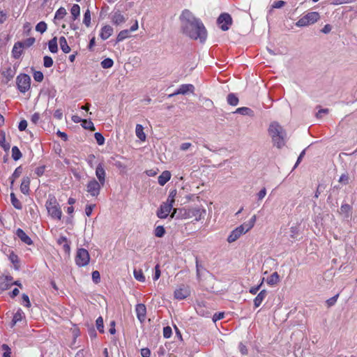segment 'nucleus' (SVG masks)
Segmentation results:
<instances>
[{"label":"nucleus","mask_w":357,"mask_h":357,"mask_svg":"<svg viewBox=\"0 0 357 357\" xmlns=\"http://www.w3.org/2000/svg\"><path fill=\"white\" fill-rule=\"evenodd\" d=\"M181 28L182 32L193 40H199L200 43H204L207 37L206 29L199 19L195 17L191 11L185 9L180 17Z\"/></svg>","instance_id":"nucleus-1"},{"label":"nucleus","mask_w":357,"mask_h":357,"mask_svg":"<svg viewBox=\"0 0 357 357\" xmlns=\"http://www.w3.org/2000/svg\"><path fill=\"white\" fill-rule=\"evenodd\" d=\"M268 133L271 137L274 145L278 149L285 145L286 132L278 122H273L270 124Z\"/></svg>","instance_id":"nucleus-2"},{"label":"nucleus","mask_w":357,"mask_h":357,"mask_svg":"<svg viewBox=\"0 0 357 357\" xmlns=\"http://www.w3.org/2000/svg\"><path fill=\"white\" fill-rule=\"evenodd\" d=\"M256 220V215H254L248 222H244L234 229L229 235L227 241L229 243H233L239 238L242 234L250 231L254 227Z\"/></svg>","instance_id":"nucleus-3"},{"label":"nucleus","mask_w":357,"mask_h":357,"mask_svg":"<svg viewBox=\"0 0 357 357\" xmlns=\"http://www.w3.org/2000/svg\"><path fill=\"white\" fill-rule=\"evenodd\" d=\"M109 162L114 167L119 169L121 174L127 172L128 167L131 168L132 161L120 156L112 157Z\"/></svg>","instance_id":"nucleus-4"},{"label":"nucleus","mask_w":357,"mask_h":357,"mask_svg":"<svg viewBox=\"0 0 357 357\" xmlns=\"http://www.w3.org/2000/svg\"><path fill=\"white\" fill-rule=\"evenodd\" d=\"M31 77L26 73H20L16 77V86L18 91L22 93H25L31 88Z\"/></svg>","instance_id":"nucleus-5"},{"label":"nucleus","mask_w":357,"mask_h":357,"mask_svg":"<svg viewBox=\"0 0 357 357\" xmlns=\"http://www.w3.org/2000/svg\"><path fill=\"white\" fill-rule=\"evenodd\" d=\"M319 14L317 12H310L300 18L296 23L298 27L307 26L312 24L319 19Z\"/></svg>","instance_id":"nucleus-6"},{"label":"nucleus","mask_w":357,"mask_h":357,"mask_svg":"<svg viewBox=\"0 0 357 357\" xmlns=\"http://www.w3.org/2000/svg\"><path fill=\"white\" fill-rule=\"evenodd\" d=\"M206 214V210L201 207L189 208L185 211V218H194L195 221H199Z\"/></svg>","instance_id":"nucleus-7"},{"label":"nucleus","mask_w":357,"mask_h":357,"mask_svg":"<svg viewBox=\"0 0 357 357\" xmlns=\"http://www.w3.org/2000/svg\"><path fill=\"white\" fill-rule=\"evenodd\" d=\"M75 260L76 264L79 267L88 265L90 260L89 252L84 248H78Z\"/></svg>","instance_id":"nucleus-8"},{"label":"nucleus","mask_w":357,"mask_h":357,"mask_svg":"<svg viewBox=\"0 0 357 357\" xmlns=\"http://www.w3.org/2000/svg\"><path fill=\"white\" fill-rule=\"evenodd\" d=\"M101 183L95 178L89 181L86 185V190L92 197H97L100 194Z\"/></svg>","instance_id":"nucleus-9"},{"label":"nucleus","mask_w":357,"mask_h":357,"mask_svg":"<svg viewBox=\"0 0 357 357\" xmlns=\"http://www.w3.org/2000/svg\"><path fill=\"white\" fill-rule=\"evenodd\" d=\"M195 91V86L191 84H184L179 86L176 91L173 93L169 94V98L174 97L177 95H186L188 93H193Z\"/></svg>","instance_id":"nucleus-10"},{"label":"nucleus","mask_w":357,"mask_h":357,"mask_svg":"<svg viewBox=\"0 0 357 357\" xmlns=\"http://www.w3.org/2000/svg\"><path fill=\"white\" fill-rule=\"evenodd\" d=\"M218 23L220 24L222 31H227L232 23V19L229 14L222 13L218 18Z\"/></svg>","instance_id":"nucleus-11"},{"label":"nucleus","mask_w":357,"mask_h":357,"mask_svg":"<svg viewBox=\"0 0 357 357\" xmlns=\"http://www.w3.org/2000/svg\"><path fill=\"white\" fill-rule=\"evenodd\" d=\"M190 294V288L188 286L181 284L174 291V298L178 300H183L188 297Z\"/></svg>","instance_id":"nucleus-12"},{"label":"nucleus","mask_w":357,"mask_h":357,"mask_svg":"<svg viewBox=\"0 0 357 357\" xmlns=\"http://www.w3.org/2000/svg\"><path fill=\"white\" fill-rule=\"evenodd\" d=\"M173 205L171 203L165 202L163 203L157 212V215L160 219L166 218L169 214Z\"/></svg>","instance_id":"nucleus-13"},{"label":"nucleus","mask_w":357,"mask_h":357,"mask_svg":"<svg viewBox=\"0 0 357 357\" xmlns=\"http://www.w3.org/2000/svg\"><path fill=\"white\" fill-rule=\"evenodd\" d=\"M135 312L137 313V319L141 323L146 319V307L144 304H137L135 306Z\"/></svg>","instance_id":"nucleus-14"},{"label":"nucleus","mask_w":357,"mask_h":357,"mask_svg":"<svg viewBox=\"0 0 357 357\" xmlns=\"http://www.w3.org/2000/svg\"><path fill=\"white\" fill-rule=\"evenodd\" d=\"M96 175L102 186L104 185L105 182V171L102 163H99L96 169Z\"/></svg>","instance_id":"nucleus-15"},{"label":"nucleus","mask_w":357,"mask_h":357,"mask_svg":"<svg viewBox=\"0 0 357 357\" xmlns=\"http://www.w3.org/2000/svg\"><path fill=\"white\" fill-rule=\"evenodd\" d=\"M15 234L25 244L31 245L33 244V241L31 238L26 235V234L24 231L23 229L18 228L16 230Z\"/></svg>","instance_id":"nucleus-16"},{"label":"nucleus","mask_w":357,"mask_h":357,"mask_svg":"<svg viewBox=\"0 0 357 357\" xmlns=\"http://www.w3.org/2000/svg\"><path fill=\"white\" fill-rule=\"evenodd\" d=\"M48 214L54 219L60 220L62 216V211L59 205L54 207H50L47 210Z\"/></svg>","instance_id":"nucleus-17"},{"label":"nucleus","mask_w":357,"mask_h":357,"mask_svg":"<svg viewBox=\"0 0 357 357\" xmlns=\"http://www.w3.org/2000/svg\"><path fill=\"white\" fill-rule=\"evenodd\" d=\"M23 45L22 41H17L14 44L12 50V56L15 59H19L23 52Z\"/></svg>","instance_id":"nucleus-18"},{"label":"nucleus","mask_w":357,"mask_h":357,"mask_svg":"<svg viewBox=\"0 0 357 357\" xmlns=\"http://www.w3.org/2000/svg\"><path fill=\"white\" fill-rule=\"evenodd\" d=\"M30 178L24 176L20 185V190L24 195L29 194Z\"/></svg>","instance_id":"nucleus-19"},{"label":"nucleus","mask_w":357,"mask_h":357,"mask_svg":"<svg viewBox=\"0 0 357 357\" xmlns=\"http://www.w3.org/2000/svg\"><path fill=\"white\" fill-rule=\"evenodd\" d=\"M16 73V67L14 66L13 68H11L10 67L6 69V70H3L1 73V75L3 76V77L6 79V83L10 82L13 78L14 77Z\"/></svg>","instance_id":"nucleus-20"},{"label":"nucleus","mask_w":357,"mask_h":357,"mask_svg":"<svg viewBox=\"0 0 357 357\" xmlns=\"http://www.w3.org/2000/svg\"><path fill=\"white\" fill-rule=\"evenodd\" d=\"M113 33V28L109 25L104 26L100 33V38L105 40H107Z\"/></svg>","instance_id":"nucleus-21"},{"label":"nucleus","mask_w":357,"mask_h":357,"mask_svg":"<svg viewBox=\"0 0 357 357\" xmlns=\"http://www.w3.org/2000/svg\"><path fill=\"white\" fill-rule=\"evenodd\" d=\"M171 178V173L169 171H164L158 178V183L163 186L165 185Z\"/></svg>","instance_id":"nucleus-22"},{"label":"nucleus","mask_w":357,"mask_h":357,"mask_svg":"<svg viewBox=\"0 0 357 357\" xmlns=\"http://www.w3.org/2000/svg\"><path fill=\"white\" fill-rule=\"evenodd\" d=\"M267 296V291L265 289L261 290L254 299V305L255 307L260 306L266 296Z\"/></svg>","instance_id":"nucleus-23"},{"label":"nucleus","mask_w":357,"mask_h":357,"mask_svg":"<svg viewBox=\"0 0 357 357\" xmlns=\"http://www.w3.org/2000/svg\"><path fill=\"white\" fill-rule=\"evenodd\" d=\"M135 135L139 139L141 142H144L146 138V135L144 132V127L140 124L135 126Z\"/></svg>","instance_id":"nucleus-24"},{"label":"nucleus","mask_w":357,"mask_h":357,"mask_svg":"<svg viewBox=\"0 0 357 357\" xmlns=\"http://www.w3.org/2000/svg\"><path fill=\"white\" fill-rule=\"evenodd\" d=\"M112 21L114 24L119 25L125 22V18L121 12L118 10L113 14Z\"/></svg>","instance_id":"nucleus-25"},{"label":"nucleus","mask_w":357,"mask_h":357,"mask_svg":"<svg viewBox=\"0 0 357 357\" xmlns=\"http://www.w3.org/2000/svg\"><path fill=\"white\" fill-rule=\"evenodd\" d=\"M0 146L6 152H8L10 148V144L6 142V133L3 131L0 132Z\"/></svg>","instance_id":"nucleus-26"},{"label":"nucleus","mask_w":357,"mask_h":357,"mask_svg":"<svg viewBox=\"0 0 357 357\" xmlns=\"http://www.w3.org/2000/svg\"><path fill=\"white\" fill-rule=\"evenodd\" d=\"M8 258L10 262L14 265L15 269L18 271L20 269V259L18 256L12 251L10 252Z\"/></svg>","instance_id":"nucleus-27"},{"label":"nucleus","mask_w":357,"mask_h":357,"mask_svg":"<svg viewBox=\"0 0 357 357\" xmlns=\"http://www.w3.org/2000/svg\"><path fill=\"white\" fill-rule=\"evenodd\" d=\"M59 44H60V47H61V50L64 53L67 54L70 52L71 49L67 43L66 38L64 36H61L59 38Z\"/></svg>","instance_id":"nucleus-28"},{"label":"nucleus","mask_w":357,"mask_h":357,"mask_svg":"<svg viewBox=\"0 0 357 357\" xmlns=\"http://www.w3.org/2000/svg\"><path fill=\"white\" fill-rule=\"evenodd\" d=\"M22 174V166L20 165V166L17 167L15 169V171H14V172L13 173L12 176H11L10 177V178H9V179H10V188H12V187H13V183H14V182H15V179H17V178H19V177L21 176V174Z\"/></svg>","instance_id":"nucleus-29"},{"label":"nucleus","mask_w":357,"mask_h":357,"mask_svg":"<svg viewBox=\"0 0 357 357\" xmlns=\"http://www.w3.org/2000/svg\"><path fill=\"white\" fill-rule=\"evenodd\" d=\"M280 281V276L277 272L273 273L266 280V282L270 285H275Z\"/></svg>","instance_id":"nucleus-30"},{"label":"nucleus","mask_w":357,"mask_h":357,"mask_svg":"<svg viewBox=\"0 0 357 357\" xmlns=\"http://www.w3.org/2000/svg\"><path fill=\"white\" fill-rule=\"evenodd\" d=\"M48 47L52 53H56L58 52V44L56 37H54L48 42Z\"/></svg>","instance_id":"nucleus-31"},{"label":"nucleus","mask_w":357,"mask_h":357,"mask_svg":"<svg viewBox=\"0 0 357 357\" xmlns=\"http://www.w3.org/2000/svg\"><path fill=\"white\" fill-rule=\"evenodd\" d=\"M234 113L240 114L241 115H248V116L253 115V111L251 109H250L249 107H238L236 109V111Z\"/></svg>","instance_id":"nucleus-32"},{"label":"nucleus","mask_w":357,"mask_h":357,"mask_svg":"<svg viewBox=\"0 0 357 357\" xmlns=\"http://www.w3.org/2000/svg\"><path fill=\"white\" fill-rule=\"evenodd\" d=\"M10 201L12 205L18 210H21L22 208V204L21 202L16 197L15 193L12 192L10 194Z\"/></svg>","instance_id":"nucleus-33"},{"label":"nucleus","mask_w":357,"mask_h":357,"mask_svg":"<svg viewBox=\"0 0 357 357\" xmlns=\"http://www.w3.org/2000/svg\"><path fill=\"white\" fill-rule=\"evenodd\" d=\"M24 317V312L21 309H19L17 312L14 314L12 322L11 327H13L18 321H21Z\"/></svg>","instance_id":"nucleus-34"},{"label":"nucleus","mask_w":357,"mask_h":357,"mask_svg":"<svg viewBox=\"0 0 357 357\" xmlns=\"http://www.w3.org/2000/svg\"><path fill=\"white\" fill-rule=\"evenodd\" d=\"M134 31V24L132 25L130 27L129 30H123L119 32V33L117 36L116 40L118 42L121 41L126 38L128 37V34L129 31Z\"/></svg>","instance_id":"nucleus-35"},{"label":"nucleus","mask_w":357,"mask_h":357,"mask_svg":"<svg viewBox=\"0 0 357 357\" xmlns=\"http://www.w3.org/2000/svg\"><path fill=\"white\" fill-rule=\"evenodd\" d=\"M81 125L86 130H89L91 131H94L96 130L93 123L91 120L82 119Z\"/></svg>","instance_id":"nucleus-36"},{"label":"nucleus","mask_w":357,"mask_h":357,"mask_svg":"<svg viewBox=\"0 0 357 357\" xmlns=\"http://www.w3.org/2000/svg\"><path fill=\"white\" fill-rule=\"evenodd\" d=\"M70 13L73 17V20H75L79 16L80 14V7L78 4H74L71 9Z\"/></svg>","instance_id":"nucleus-37"},{"label":"nucleus","mask_w":357,"mask_h":357,"mask_svg":"<svg viewBox=\"0 0 357 357\" xmlns=\"http://www.w3.org/2000/svg\"><path fill=\"white\" fill-rule=\"evenodd\" d=\"M227 100L229 105L232 106H236L238 104V98L234 93H229L227 96Z\"/></svg>","instance_id":"nucleus-38"},{"label":"nucleus","mask_w":357,"mask_h":357,"mask_svg":"<svg viewBox=\"0 0 357 357\" xmlns=\"http://www.w3.org/2000/svg\"><path fill=\"white\" fill-rule=\"evenodd\" d=\"M22 156V154L19 149V148L16 146H14L12 148V158L15 161L20 160Z\"/></svg>","instance_id":"nucleus-39"},{"label":"nucleus","mask_w":357,"mask_h":357,"mask_svg":"<svg viewBox=\"0 0 357 357\" xmlns=\"http://www.w3.org/2000/svg\"><path fill=\"white\" fill-rule=\"evenodd\" d=\"M100 65H101V67L104 69L110 68L113 66L114 61L110 58H106L101 61Z\"/></svg>","instance_id":"nucleus-40"},{"label":"nucleus","mask_w":357,"mask_h":357,"mask_svg":"<svg viewBox=\"0 0 357 357\" xmlns=\"http://www.w3.org/2000/svg\"><path fill=\"white\" fill-rule=\"evenodd\" d=\"M57 205H59V204L57 203V201H56V199L55 198V197L50 196L49 199L46 202V204H45L47 210H49L50 207L56 206Z\"/></svg>","instance_id":"nucleus-41"},{"label":"nucleus","mask_w":357,"mask_h":357,"mask_svg":"<svg viewBox=\"0 0 357 357\" xmlns=\"http://www.w3.org/2000/svg\"><path fill=\"white\" fill-rule=\"evenodd\" d=\"M11 287L10 283H8L7 281L3 279V276H0V290L6 291L10 289Z\"/></svg>","instance_id":"nucleus-42"},{"label":"nucleus","mask_w":357,"mask_h":357,"mask_svg":"<svg viewBox=\"0 0 357 357\" xmlns=\"http://www.w3.org/2000/svg\"><path fill=\"white\" fill-rule=\"evenodd\" d=\"M47 28V24L45 22L41 21L36 24V31L43 33L46 31Z\"/></svg>","instance_id":"nucleus-43"},{"label":"nucleus","mask_w":357,"mask_h":357,"mask_svg":"<svg viewBox=\"0 0 357 357\" xmlns=\"http://www.w3.org/2000/svg\"><path fill=\"white\" fill-rule=\"evenodd\" d=\"M83 23L87 26L91 25V12L87 9L84 14Z\"/></svg>","instance_id":"nucleus-44"},{"label":"nucleus","mask_w":357,"mask_h":357,"mask_svg":"<svg viewBox=\"0 0 357 357\" xmlns=\"http://www.w3.org/2000/svg\"><path fill=\"white\" fill-rule=\"evenodd\" d=\"M67 14L66 10L63 7H60L56 12L54 18L62 19Z\"/></svg>","instance_id":"nucleus-45"},{"label":"nucleus","mask_w":357,"mask_h":357,"mask_svg":"<svg viewBox=\"0 0 357 357\" xmlns=\"http://www.w3.org/2000/svg\"><path fill=\"white\" fill-rule=\"evenodd\" d=\"M96 328L100 333H104V324L103 319L102 317H99L96 321Z\"/></svg>","instance_id":"nucleus-46"},{"label":"nucleus","mask_w":357,"mask_h":357,"mask_svg":"<svg viewBox=\"0 0 357 357\" xmlns=\"http://www.w3.org/2000/svg\"><path fill=\"white\" fill-rule=\"evenodd\" d=\"M33 77L35 81L41 82L44 79L43 73L41 71L34 70Z\"/></svg>","instance_id":"nucleus-47"},{"label":"nucleus","mask_w":357,"mask_h":357,"mask_svg":"<svg viewBox=\"0 0 357 357\" xmlns=\"http://www.w3.org/2000/svg\"><path fill=\"white\" fill-rule=\"evenodd\" d=\"M53 59L50 56H45L43 57V65L45 68H50L53 65Z\"/></svg>","instance_id":"nucleus-48"},{"label":"nucleus","mask_w":357,"mask_h":357,"mask_svg":"<svg viewBox=\"0 0 357 357\" xmlns=\"http://www.w3.org/2000/svg\"><path fill=\"white\" fill-rule=\"evenodd\" d=\"M35 41H36V39L33 37H30V38L24 40L23 42L22 41L23 48L24 47H29L32 46L33 45V43H35Z\"/></svg>","instance_id":"nucleus-49"},{"label":"nucleus","mask_w":357,"mask_h":357,"mask_svg":"<svg viewBox=\"0 0 357 357\" xmlns=\"http://www.w3.org/2000/svg\"><path fill=\"white\" fill-rule=\"evenodd\" d=\"M155 236L157 237H162L165 234V228L162 226H158L155 229Z\"/></svg>","instance_id":"nucleus-50"},{"label":"nucleus","mask_w":357,"mask_h":357,"mask_svg":"<svg viewBox=\"0 0 357 357\" xmlns=\"http://www.w3.org/2000/svg\"><path fill=\"white\" fill-rule=\"evenodd\" d=\"M94 137L98 145H103L105 144V137L100 132H96L94 134Z\"/></svg>","instance_id":"nucleus-51"},{"label":"nucleus","mask_w":357,"mask_h":357,"mask_svg":"<svg viewBox=\"0 0 357 357\" xmlns=\"http://www.w3.org/2000/svg\"><path fill=\"white\" fill-rule=\"evenodd\" d=\"M2 349L4 351L3 354V357H10L11 350L8 345L3 344L1 346Z\"/></svg>","instance_id":"nucleus-52"},{"label":"nucleus","mask_w":357,"mask_h":357,"mask_svg":"<svg viewBox=\"0 0 357 357\" xmlns=\"http://www.w3.org/2000/svg\"><path fill=\"white\" fill-rule=\"evenodd\" d=\"M92 280L95 284H98L100 282V275L99 271H93L92 272Z\"/></svg>","instance_id":"nucleus-53"},{"label":"nucleus","mask_w":357,"mask_h":357,"mask_svg":"<svg viewBox=\"0 0 357 357\" xmlns=\"http://www.w3.org/2000/svg\"><path fill=\"white\" fill-rule=\"evenodd\" d=\"M172 335V330L170 326H165L163 328V336L165 338H169Z\"/></svg>","instance_id":"nucleus-54"},{"label":"nucleus","mask_w":357,"mask_h":357,"mask_svg":"<svg viewBox=\"0 0 357 357\" xmlns=\"http://www.w3.org/2000/svg\"><path fill=\"white\" fill-rule=\"evenodd\" d=\"M135 280L141 282H144L145 280H146V278L145 276L144 275L142 271H135Z\"/></svg>","instance_id":"nucleus-55"},{"label":"nucleus","mask_w":357,"mask_h":357,"mask_svg":"<svg viewBox=\"0 0 357 357\" xmlns=\"http://www.w3.org/2000/svg\"><path fill=\"white\" fill-rule=\"evenodd\" d=\"M349 181V177L347 174H342L339 178V182L344 185L348 184Z\"/></svg>","instance_id":"nucleus-56"},{"label":"nucleus","mask_w":357,"mask_h":357,"mask_svg":"<svg viewBox=\"0 0 357 357\" xmlns=\"http://www.w3.org/2000/svg\"><path fill=\"white\" fill-rule=\"evenodd\" d=\"M264 278H262L261 283L257 286L252 287L250 289L249 292L253 295L256 294L257 291L260 289L261 286L264 282Z\"/></svg>","instance_id":"nucleus-57"},{"label":"nucleus","mask_w":357,"mask_h":357,"mask_svg":"<svg viewBox=\"0 0 357 357\" xmlns=\"http://www.w3.org/2000/svg\"><path fill=\"white\" fill-rule=\"evenodd\" d=\"M46 166L45 165H41L36 168L35 169V174L38 176H41L43 175L45 170Z\"/></svg>","instance_id":"nucleus-58"},{"label":"nucleus","mask_w":357,"mask_h":357,"mask_svg":"<svg viewBox=\"0 0 357 357\" xmlns=\"http://www.w3.org/2000/svg\"><path fill=\"white\" fill-rule=\"evenodd\" d=\"M339 296V294H336L335 296L330 298L326 301V304L328 307H331L335 304L337 302V298Z\"/></svg>","instance_id":"nucleus-59"},{"label":"nucleus","mask_w":357,"mask_h":357,"mask_svg":"<svg viewBox=\"0 0 357 357\" xmlns=\"http://www.w3.org/2000/svg\"><path fill=\"white\" fill-rule=\"evenodd\" d=\"M160 274H161V272H160V266L158 264H157L155 266V273L153 276V280L154 281L158 280L160 277Z\"/></svg>","instance_id":"nucleus-60"},{"label":"nucleus","mask_w":357,"mask_h":357,"mask_svg":"<svg viewBox=\"0 0 357 357\" xmlns=\"http://www.w3.org/2000/svg\"><path fill=\"white\" fill-rule=\"evenodd\" d=\"M22 299L25 307H29L31 306V303L28 295L23 294L22 295Z\"/></svg>","instance_id":"nucleus-61"},{"label":"nucleus","mask_w":357,"mask_h":357,"mask_svg":"<svg viewBox=\"0 0 357 357\" xmlns=\"http://www.w3.org/2000/svg\"><path fill=\"white\" fill-rule=\"evenodd\" d=\"M341 212L347 214V217L349 216V213L351 211V206L347 204H344L341 206L340 208Z\"/></svg>","instance_id":"nucleus-62"},{"label":"nucleus","mask_w":357,"mask_h":357,"mask_svg":"<svg viewBox=\"0 0 357 357\" xmlns=\"http://www.w3.org/2000/svg\"><path fill=\"white\" fill-rule=\"evenodd\" d=\"M95 206V204H89L86 206L85 213L88 217H89L91 215L93 209L94 208Z\"/></svg>","instance_id":"nucleus-63"},{"label":"nucleus","mask_w":357,"mask_h":357,"mask_svg":"<svg viewBox=\"0 0 357 357\" xmlns=\"http://www.w3.org/2000/svg\"><path fill=\"white\" fill-rule=\"evenodd\" d=\"M142 357H150L151 351L148 348H143L140 351Z\"/></svg>","instance_id":"nucleus-64"}]
</instances>
